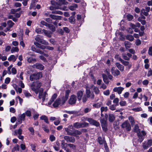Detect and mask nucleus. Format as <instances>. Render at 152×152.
I'll return each instance as SVG.
<instances>
[{
  "mask_svg": "<svg viewBox=\"0 0 152 152\" xmlns=\"http://www.w3.org/2000/svg\"><path fill=\"white\" fill-rule=\"evenodd\" d=\"M64 129L67 134L70 135L77 137V135L81 134L82 133L80 131L75 130L72 125H69L67 127L65 128Z\"/></svg>",
  "mask_w": 152,
  "mask_h": 152,
  "instance_id": "f257e3e1",
  "label": "nucleus"
},
{
  "mask_svg": "<svg viewBox=\"0 0 152 152\" xmlns=\"http://www.w3.org/2000/svg\"><path fill=\"white\" fill-rule=\"evenodd\" d=\"M42 85L41 83L37 81L32 82L30 86V87L31 90L34 92L36 94H37L39 91V89Z\"/></svg>",
  "mask_w": 152,
  "mask_h": 152,
  "instance_id": "f03ea898",
  "label": "nucleus"
},
{
  "mask_svg": "<svg viewBox=\"0 0 152 152\" xmlns=\"http://www.w3.org/2000/svg\"><path fill=\"white\" fill-rule=\"evenodd\" d=\"M35 31L38 34H42L43 33H44L45 35L49 37H51V33L45 29H42L39 28H36Z\"/></svg>",
  "mask_w": 152,
  "mask_h": 152,
  "instance_id": "7ed1b4c3",
  "label": "nucleus"
},
{
  "mask_svg": "<svg viewBox=\"0 0 152 152\" xmlns=\"http://www.w3.org/2000/svg\"><path fill=\"white\" fill-rule=\"evenodd\" d=\"M42 76V73L40 72L35 73L30 76V80L31 81H34L41 78Z\"/></svg>",
  "mask_w": 152,
  "mask_h": 152,
  "instance_id": "20e7f679",
  "label": "nucleus"
},
{
  "mask_svg": "<svg viewBox=\"0 0 152 152\" xmlns=\"http://www.w3.org/2000/svg\"><path fill=\"white\" fill-rule=\"evenodd\" d=\"M39 93L38 98L39 99H42L43 102H44L45 100L46 96L47 95L46 92H43V89L42 88H41L38 93Z\"/></svg>",
  "mask_w": 152,
  "mask_h": 152,
  "instance_id": "39448f33",
  "label": "nucleus"
},
{
  "mask_svg": "<svg viewBox=\"0 0 152 152\" xmlns=\"http://www.w3.org/2000/svg\"><path fill=\"white\" fill-rule=\"evenodd\" d=\"M89 124L86 122L83 123H80L79 122H76L73 124V127H74L77 129H79L81 127H85L88 126Z\"/></svg>",
  "mask_w": 152,
  "mask_h": 152,
  "instance_id": "423d86ee",
  "label": "nucleus"
},
{
  "mask_svg": "<svg viewBox=\"0 0 152 152\" xmlns=\"http://www.w3.org/2000/svg\"><path fill=\"white\" fill-rule=\"evenodd\" d=\"M121 127L128 131H129L131 129V125L128 121H126L122 123Z\"/></svg>",
  "mask_w": 152,
  "mask_h": 152,
  "instance_id": "0eeeda50",
  "label": "nucleus"
},
{
  "mask_svg": "<svg viewBox=\"0 0 152 152\" xmlns=\"http://www.w3.org/2000/svg\"><path fill=\"white\" fill-rule=\"evenodd\" d=\"M35 40L42 44L45 45H49V43L48 42L46 41L45 40L42 39L39 37V35H37L35 38Z\"/></svg>",
  "mask_w": 152,
  "mask_h": 152,
  "instance_id": "6e6552de",
  "label": "nucleus"
},
{
  "mask_svg": "<svg viewBox=\"0 0 152 152\" xmlns=\"http://www.w3.org/2000/svg\"><path fill=\"white\" fill-rule=\"evenodd\" d=\"M152 144V140H149L147 142H144L142 143V147L145 149H147L149 147L151 146Z\"/></svg>",
  "mask_w": 152,
  "mask_h": 152,
  "instance_id": "1a4fd4ad",
  "label": "nucleus"
},
{
  "mask_svg": "<svg viewBox=\"0 0 152 152\" xmlns=\"http://www.w3.org/2000/svg\"><path fill=\"white\" fill-rule=\"evenodd\" d=\"M64 139L67 142L74 143L75 141V138L72 137L65 136L64 137Z\"/></svg>",
  "mask_w": 152,
  "mask_h": 152,
  "instance_id": "9d476101",
  "label": "nucleus"
},
{
  "mask_svg": "<svg viewBox=\"0 0 152 152\" xmlns=\"http://www.w3.org/2000/svg\"><path fill=\"white\" fill-rule=\"evenodd\" d=\"M87 121L89 122L90 124L94 125L96 127H98L100 126V124L99 122L91 118H89L88 119Z\"/></svg>",
  "mask_w": 152,
  "mask_h": 152,
  "instance_id": "9b49d317",
  "label": "nucleus"
},
{
  "mask_svg": "<svg viewBox=\"0 0 152 152\" xmlns=\"http://www.w3.org/2000/svg\"><path fill=\"white\" fill-rule=\"evenodd\" d=\"M25 113L22 114L18 115L17 118L18 121V124H21L23 121H24L25 119Z\"/></svg>",
  "mask_w": 152,
  "mask_h": 152,
  "instance_id": "f8f14e48",
  "label": "nucleus"
},
{
  "mask_svg": "<svg viewBox=\"0 0 152 152\" xmlns=\"http://www.w3.org/2000/svg\"><path fill=\"white\" fill-rule=\"evenodd\" d=\"M76 97L75 96L72 95L71 96L68 101L69 104H72L75 103L76 101Z\"/></svg>",
  "mask_w": 152,
  "mask_h": 152,
  "instance_id": "ddd939ff",
  "label": "nucleus"
},
{
  "mask_svg": "<svg viewBox=\"0 0 152 152\" xmlns=\"http://www.w3.org/2000/svg\"><path fill=\"white\" fill-rule=\"evenodd\" d=\"M50 9L52 11L56 9H60L63 10H66V7L64 6L63 7H56L55 6H51L50 7Z\"/></svg>",
  "mask_w": 152,
  "mask_h": 152,
  "instance_id": "4468645a",
  "label": "nucleus"
},
{
  "mask_svg": "<svg viewBox=\"0 0 152 152\" xmlns=\"http://www.w3.org/2000/svg\"><path fill=\"white\" fill-rule=\"evenodd\" d=\"M124 88L121 87H116L113 89V91L114 92H117L119 94H121L124 90Z\"/></svg>",
  "mask_w": 152,
  "mask_h": 152,
  "instance_id": "2eb2a0df",
  "label": "nucleus"
},
{
  "mask_svg": "<svg viewBox=\"0 0 152 152\" xmlns=\"http://www.w3.org/2000/svg\"><path fill=\"white\" fill-rule=\"evenodd\" d=\"M100 122L103 130L105 132L107 130V121L104 120H102Z\"/></svg>",
  "mask_w": 152,
  "mask_h": 152,
  "instance_id": "dca6fc26",
  "label": "nucleus"
},
{
  "mask_svg": "<svg viewBox=\"0 0 152 152\" xmlns=\"http://www.w3.org/2000/svg\"><path fill=\"white\" fill-rule=\"evenodd\" d=\"M121 63L125 66H128L127 67V69H130L132 66V65L131 64H130L129 62L128 61H125L124 60H121Z\"/></svg>",
  "mask_w": 152,
  "mask_h": 152,
  "instance_id": "f3484780",
  "label": "nucleus"
},
{
  "mask_svg": "<svg viewBox=\"0 0 152 152\" xmlns=\"http://www.w3.org/2000/svg\"><path fill=\"white\" fill-rule=\"evenodd\" d=\"M86 94L87 97L88 98L90 97L91 99H93L94 98V95L93 93H91V91L89 89H87L86 90Z\"/></svg>",
  "mask_w": 152,
  "mask_h": 152,
  "instance_id": "a211bd4d",
  "label": "nucleus"
},
{
  "mask_svg": "<svg viewBox=\"0 0 152 152\" xmlns=\"http://www.w3.org/2000/svg\"><path fill=\"white\" fill-rule=\"evenodd\" d=\"M32 67L40 70H42L44 68V66L41 64L37 63L33 65Z\"/></svg>",
  "mask_w": 152,
  "mask_h": 152,
  "instance_id": "6ab92c4d",
  "label": "nucleus"
},
{
  "mask_svg": "<svg viewBox=\"0 0 152 152\" xmlns=\"http://www.w3.org/2000/svg\"><path fill=\"white\" fill-rule=\"evenodd\" d=\"M7 24L9 26V27L7 28H6V30H4L6 32L10 30V28L12 27L14 24V23L11 20H8L7 21Z\"/></svg>",
  "mask_w": 152,
  "mask_h": 152,
  "instance_id": "aec40b11",
  "label": "nucleus"
},
{
  "mask_svg": "<svg viewBox=\"0 0 152 152\" xmlns=\"http://www.w3.org/2000/svg\"><path fill=\"white\" fill-rule=\"evenodd\" d=\"M133 130L134 132L137 133L138 136H140V130L139 129V126L137 124H136L134 125Z\"/></svg>",
  "mask_w": 152,
  "mask_h": 152,
  "instance_id": "412c9836",
  "label": "nucleus"
},
{
  "mask_svg": "<svg viewBox=\"0 0 152 152\" xmlns=\"http://www.w3.org/2000/svg\"><path fill=\"white\" fill-rule=\"evenodd\" d=\"M59 104H61V99L60 98H58L54 102V103L53 104V106L54 107H57L58 106Z\"/></svg>",
  "mask_w": 152,
  "mask_h": 152,
  "instance_id": "4be33fe9",
  "label": "nucleus"
},
{
  "mask_svg": "<svg viewBox=\"0 0 152 152\" xmlns=\"http://www.w3.org/2000/svg\"><path fill=\"white\" fill-rule=\"evenodd\" d=\"M115 65L118 69L121 71L123 72L124 70V66L120 63L117 62L115 63Z\"/></svg>",
  "mask_w": 152,
  "mask_h": 152,
  "instance_id": "5701e85b",
  "label": "nucleus"
},
{
  "mask_svg": "<svg viewBox=\"0 0 152 152\" xmlns=\"http://www.w3.org/2000/svg\"><path fill=\"white\" fill-rule=\"evenodd\" d=\"M108 119L110 122H113L115 119V116L113 114L109 113L108 114Z\"/></svg>",
  "mask_w": 152,
  "mask_h": 152,
  "instance_id": "b1692460",
  "label": "nucleus"
},
{
  "mask_svg": "<svg viewBox=\"0 0 152 152\" xmlns=\"http://www.w3.org/2000/svg\"><path fill=\"white\" fill-rule=\"evenodd\" d=\"M57 95L56 94H54L52 96L50 101L48 102L49 105H50L57 98Z\"/></svg>",
  "mask_w": 152,
  "mask_h": 152,
  "instance_id": "393cba45",
  "label": "nucleus"
},
{
  "mask_svg": "<svg viewBox=\"0 0 152 152\" xmlns=\"http://www.w3.org/2000/svg\"><path fill=\"white\" fill-rule=\"evenodd\" d=\"M57 95L56 94H54L52 96L50 101L48 102L49 105H50L57 98Z\"/></svg>",
  "mask_w": 152,
  "mask_h": 152,
  "instance_id": "a878e982",
  "label": "nucleus"
},
{
  "mask_svg": "<svg viewBox=\"0 0 152 152\" xmlns=\"http://www.w3.org/2000/svg\"><path fill=\"white\" fill-rule=\"evenodd\" d=\"M49 16L53 20H61V16L56 15H54L50 14Z\"/></svg>",
  "mask_w": 152,
  "mask_h": 152,
  "instance_id": "bb28decb",
  "label": "nucleus"
},
{
  "mask_svg": "<svg viewBox=\"0 0 152 152\" xmlns=\"http://www.w3.org/2000/svg\"><path fill=\"white\" fill-rule=\"evenodd\" d=\"M97 142L99 144L102 145L104 144L106 142V141L104 139H103L101 137H99L97 138Z\"/></svg>",
  "mask_w": 152,
  "mask_h": 152,
  "instance_id": "cd10ccee",
  "label": "nucleus"
},
{
  "mask_svg": "<svg viewBox=\"0 0 152 152\" xmlns=\"http://www.w3.org/2000/svg\"><path fill=\"white\" fill-rule=\"evenodd\" d=\"M27 61L29 63H34L36 61V59L32 57H29L27 58Z\"/></svg>",
  "mask_w": 152,
  "mask_h": 152,
  "instance_id": "c85d7f7f",
  "label": "nucleus"
},
{
  "mask_svg": "<svg viewBox=\"0 0 152 152\" xmlns=\"http://www.w3.org/2000/svg\"><path fill=\"white\" fill-rule=\"evenodd\" d=\"M83 95V92L82 91H79L77 92V96L78 100L80 101Z\"/></svg>",
  "mask_w": 152,
  "mask_h": 152,
  "instance_id": "c756f323",
  "label": "nucleus"
},
{
  "mask_svg": "<svg viewBox=\"0 0 152 152\" xmlns=\"http://www.w3.org/2000/svg\"><path fill=\"white\" fill-rule=\"evenodd\" d=\"M58 1L60 6L62 5H66L68 4V2L66 0H58Z\"/></svg>",
  "mask_w": 152,
  "mask_h": 152,
  "instance_id": "7c9ffc66",
  "label": "nucleus"
},
{
  "mask_svg": "<svg viewBox=\"0 0 152 152\" xmlns=\"http://www.w3.org/2000/svg\"><path fill=\"white\" fill-rule=\"evenodd\" d=\"M17 59V57L14 55H12L8 58V60L9 61H12L13 62H15Z\"/></svg>",
  "mask_w": 152,
  "mask_h": 152,
  "instance_id": "2f4dec72",
  "label": "nucleus"
},
{
  "mask_svg": "<svg viewBox=\"0 0 152 152\" xmlns=\"http://www.w3.org/2000/svg\"><path fill=\"white\" fill-rule=\"evenodd\" d=\"M91 87L93 89V90L94 91L95 94H98L99 93V90L97 87L94 86H92Z\"/></svg>",
  "mask_w": 152,
  "mask_h": 152,
  "instance_id": "473e14b6",
  "label": "nucleus"
},
{
  "mask_svg": "<svg viewBox=\"0 0 152 152\" xmlns=\"http://www.w3.org/2000/svg\"><path fill=\"white\" fill-rule=\"evenodd\" d=\"M42 129L46 132L48 133L49 132V130L48 126L45 124H43L42 125Z\"/></svg>",
  "mask_w": 152,
  "mask_h": 152,
  "instance_id": "72a5a7b5",
  "label": "nucleus"
},
{
  "mask_svg": "<svg viewBox=\"0 0 152 152\" xmlns=\"http://www.w3.org/2000/svg\"><path fill=\"white\" fill-rule=\"evenodd\" d=\"M41 120H43L47 124H49V122L48 121V119L47 117L45 115H42L40 117Z\"/></svg>",
  "mask_w": 152,
  "mask_h": 152,
  "instance_id": "f704fd0d",
  "label": "nucleus"
},
{
  "mask_svg": "<svg viewBox=\"0 0 152 152\" xmlns=\"http://www.w3.org/2000/svg\"><path fill=\"white\" fill-rule=\"evenodd\" d=\"M124 45L125 46L126 48L128 49L130 48L131 44L128 41H126L124 42Z\"/></svg>",
  "mask_w": 152,
  "mask_h": 152,
  "instance_id": "c9c22d12",
  "label": "nucleus"
},
{
  "mask_svg": "<svg viewBox=\"0 0 152 152\" xmlns=\"http://www.w3.org/2000/svg\"><path fill=\"white\" fill-rule=\"evenodd\" d=\"M126 37L127 39L131 41H133L134 39L133 36L130 34L127 35Z\"/></svg>",
  "mask_w": 152,
  "mask_h": 152,
  "instance_id": "e433bc0d",
  "label": "nucleus"
},
{
  "mask_svg": "<svg viewBox=\"0 0 152 152\" xmlns=\"http://www.w3.org/2000/svg\"><path fill=\"white\" fill-rule=\"evenodd\" d=\"M37 1V0H32L29 7V8L31 9L33 7H34L35 5V4L36 3Z\"/></svg>",
  "mask_w": 152,
  "mask_h": 152,
  "instance_id": "4c0bfd02",
  "label": "nucleus"
},
{
  "mask_svg": "<svg viewBox=\"0 0 152 152\" xmlns=\"http://www.w3.org/2000/svg\"><path fill=\"white\" fill-rule=\"evenodd\" d=\"M47 27H48L49 29L53 32H54L55 31V28L54 26L52 25L49 24L48 25Z\"/></svg>",
  "mask_w": 152,
  "mask_h": 152,
  "instance_id": "58836bf2",
  "label": "nucleus"
},
{
  "mask_svg": "<svg viewBox=\"0 0 152 152\" xmlns=\"http://www.w3.org/2000/svg\"><path fill=\"white\" fill-rule=\"evenodd\" d=\"M51 13L52 14H58L59 15H62L63 14V12L61 11L56 10H53V11H52Z\"/></svg>",
  "mask_w": 152,
  "mask_h": 152,
  "instance_id": "ea45409f",
  "label": "nucleus"
},
{
  "mask_svg": "<svg viewBox=\"0 0 152 152\" xmlns=\"http://www.w3.org/2000/svg\"><path fill=\"white\" fill-rule=\"evenodd\" d=\"M19 145H16L12 150V152H15V151H18L19 150Z\"/></svg>",
  "mask_w": 152,
  "mask_h": 152,
  "instance_id": "a19ab883",
  "label": "nucleus"
},
{
  "mask_svg": "<svg viewBox=\"0 0 152 152\" xmlns=\"http://www.w3.org/2000/svg\"><path fill=\"white\" fill-rule=\"evenodd\" d=\"M68 99L67 98V97H63L61 99V105H63L64 104L65 102Z\"/></svg>",
  "mask_w": 152,
  "mask_h": 152,
  "instance_id": "79ce46f5",
  "label": "nucleus"
},
{
  "mask_svg": "<svg viewBox=\"0 0 152 152\" xmlns=\"http://www.w3.org/2000/svg\"><path fill=\"white\" fill-rule=\"evenodd\" d=\"M23 93L25 96L26 97H28L31 96V94L27 91L24 90Z\"/></svg>",
  "mask_w": 152,
  "mask_h": 152,
  "instance_id": "37998d69",
  "label": "nucleus"
},
{
  "mask_svg": "<svg viewBox=\"0 0 152 152\" xmlns=\"http://www.w3.org/2000/svg\"><path fill=\"white\" fill-rule=\"evenodd\" d=\"M122 57L125 60L127 61H129L130 58L126 56L125 53H124L122 54Z\"/></svg>",
  "mask_w": 152,
  "mask_h": 152,
  "instance_id": "c03bdc74",
  "label": "nucleus"
},
{
  "mask_svg": "<svg viewBox=\"0 0 152 152\" xmlns=\"http://www.w3.org/2000/svg\"><path fill=\"white\" fill-rule=\"evenodd\" d=\"M130 122L132 125L134 124V118L132 116H129L128 118Z\"/></svg>",
  "mask_w": 152,
  "mask_h": 152,
  "instance_id": "a18cd8bd",
  "label": "nucleus"
},
{
  "mask_svg": "<svg viewBox=\"0 0 152 152\" xmlns=\"http://www.w3.org/2000/svg\"><path fill=\"white\" fill-rule=\"evenodd\" d=\"M19 49L17 47H13L12 48L11 52V53H13L14 52H18L19 51Z\"/></svg>",
  "mask_w": 152,
  "mask_h": 152,
  "instance_id": "49530a36",
  "label": "nucleus"
},
{
  "mask_svg": "<svg viewBox=\"0 0 152 152\" xmlns=\"http://www.w3.org/2000/svg\"><path fill=\"white\" fill-rule=\"evenodd\" d=\"M75 17L74 16H71L69 18V22L72 23H74V22L75 21Z\"/></svg>",
  "mask_w": 152,
  "mask_h": 152,
  "instance_id": "de8ad7c7",
  "label": "nucleus"
},
{
  "mask_svg": "<svg viewBox=\"0 0 152 152\" xmlns=\"http://www.w3.org/2000/svg\"><path fill=\"white\" fill-rule=\"evenodd\" d=\"M102 104L101 102L97 103L96 104H94L93 106L94 107H95L96 108H99L101 106Z\"/></svg>",
  "mask_w": 152,
  "mask_h": 152,
  "instance_id": "09e8293b",
  "label": "nucleus"
},
{
  "mask_svg": "<svg viewBox=\"0 0 152 152\" xmlns=\"http://www.w3.org/2000/svg\"><path fill=\"white\" fill-rule=\"evenodd\" d=\"M141 13L143 14L145 16H147L148 14V13L144 9L141 10Z\"/></svg>",
  "mask_w": 152,
  "mask_h": 152,
  "instance_id": "8fccbe9b",
  "label": "nucleus"
},
{
  "mask_svg": "<svg viewBox=\"0 0 152 152\" xmlns=\"http://www.w3.org/2000/svg\"><path fill=\"white\" fill-rule=\"evenodd\" d=\"M105 76H106V75L103 74L102 75V77L103 78V80L104 82L106 83H108L109 82V81L107 78H105Z\"/></svg>",
  "mask_w": 152,
  "mask_h": 152,
  "instance_id": "3c124183",
  "label": "nucleus"
},
{
  "mask_svg": "<svg viewBox=\"0 0 152 152\" xmlns=\"http://www.w3.org/2000/svg\"><path fill=\"white\" fill-rule=\"evenodd\" d=\"M28 130L31 132V134L32 135H33L34 134V130L33 127H30L28 128Z\"/></svg>",
  "mask_w": 152,
  "mask_h": 152,
  "instance_id": "603ef678",
  "label": "nucleus"
},
{
  "mask_svg": "<svg viewBox=\"0 0 152 152\" xmlns=\"http://www.w3.org/2000/svg\"><path fill=\"white\" fill-rule=\"evenodd\" d=\"M15 89L16 92H19V93L20 94L22 92V89L20 88H19L17 86L15 88Z\"/></svg>",
  "mask_w": 152,
  "mask_h": 152,
  "instance_id": "864d4df0",
  "label": "nucleus"
},
{
  "mask_svg": "<svg viewBox=\"0 0 152 152\" xmlns=\"http://www.w3.org/2000/svg\"><path fill=\"white\" fill-rule=\"evenodd\" d=\"M68 146H69L70 148H72L73 150H75L76 148V146L72 144H67Z\"/></svg>",
  "mask_w": 152,
  "mask_h": 152,
  "instance_id": "5fc2aeb1",
  "label": "nucleus"
},
{
  "mask_svg": "<svg viewBox=\"0 0 152 152\" xmlns=\"http://www.w3.org/2000/svg\"><path fill=\"white\" fill-rule=\"evenodd\" d=\"M108 110L107 107H102L101 108V113L103 111H107Z\"/></svg>",
  "mask_w": 152,
  "mask_h": 152,
  "instance_id": "6e6d98bb",
  "label": "nucleus"
},
{
  "mask_svg": "<svg viewBox=\"0 0 152 152\" xmlns=\"http://www.w3.org/2000/svg\"><path fill=\"white\" fill-rule=\"evenodd\" d=\"M132 110L135 112H138L141 110L142 109L141 107H137L132 109Z\"/></svg>",
  "mask_w": 152,
  "mask_h": 152,
  "instance_id": "4d7b16f0",
  "label": "nucleus"
},
{
  "mask_svg": "<svg viewBox=\"0 0 152 152\" xmlns=\"http://www.w3.org/2000/svg\"><path fill=\"white\" fill-rule=\"evenodd\" d=\"M117 105L115 104H113L110 106V109L112 110H115L116 109V106Z\"/></svg>",
  "mask_w": 152,
  "mask_h": 152,
  "instance_id": "13d9d810",
  "label": "nucleus"
},
{
  "mask_svg": "<svg viewBox=\"0 0 152 152\" xmlns=\"http://www.w3.org/2000/svg\"><path fill=\"white\" fill-rule=\"evenodd\" d=\"M133 18V16L132 15L129 14L127 15V18L129 21L132 20Z\"/></svg>",
  "mask_w": 152,
  "mask_h": 152,
  "instance_id": "bf43d9fd",
  "label": "nucleus"
},
{
  "mask_svg": "<svg viewBox=\"0 0 152 152\" xmlns=\"http://www.w3.org/2000/svg\"><path fill=\"white\" fill-rule=\"evenodd\" d=\"M119 100V99L117 98H116L115 99H114V100H113V102L114 103L116 104H115L116 105H118L119 104H118Z\"/></svg>",
  "mask_w": 152,
  "mask_h": 152,
  "instance_id": "052dcab7",
  "label": "nucleus"
},
{
  "mask_svg": "<svg viewBox=\"0 0 152 152\" xmlns=\"http://www.w3.org/2000/svg\"><path fill=\"white\" fill-rule=\"evenodd\" d=\"M25 113V115L28 117H30L31 115V113L29 110H27L26 111Z\"/></svg>",
  "mask_w": 152,
  "mask_h": 152,
  "instance_id": "680f3d73",
  "label": "nucleus"
},
{
  "mask_svg": "<svg viewBox=\"0 0 152 152\" xmlns=\"http://www.w3.org/2000/svg\"><path fill=\"white\" fill-rule=\"evenodd\" d=\"M120 74V71L118 69H116V70L114 71V74L113 75L115 76H118Z\"/></svg>",
  "mask_w": 152,
  "mask_h": 152,
  "instance_id": "e2e57ef3",
  "label": "nucleus"
},
{
  "mask_svg": "<svg viewBox=\"0 0 152 152\" xmlns=\"http://www.w3.org/2000/svg\"><path fill=\"white\" fill-rule=\"evenodd\" d=\"M40 23L43 26H45L47 27L48 26V25L49 24L47 23L44 20H41Z\"/></svg>",
  "mask_w": 152,
  "mask_h": 152,
  "instance_id": "0e129e2a",
  "label": "nucleus"
},
{
  "mask_svg": "<svg viewBox=\"0 0 152 152\" xmlns=\"http://www.w3.org/2000/svg\"><path fill=\"white\" fill-rule=\"evenodd\" d=\"M119 104L120 105L122 106H125L126 104V102L125 101H121Z\"/></svg>",
  "mask_w": 152,
  "mask_h": 152,
  "instance_id": "69168bd1",
  "label": "nucleus"
},
{
  "mask_svg": "<svg viewBox=\"0 0 152 152\" xmlns=\"http://www.w3.org/2000/svg\"><path fill=\"white\" fill-rule=\"evenodd\" d=\"M148 53L150 55L152 56V46L149 48Z\"/></svg>",
  "mask_w": 152,
  "mask_h": 152,
  "instance_id": "338daca9",
  "label": "nucleus"
},
{
  "mask_svg": "<svg viewBox=\"0 0 152 152\" xmlns=\"http://www.w3.org/2000/svg\"><path fill=\"white\" fill-rule=\"evenodd\" d=\"M55 137L53 135H51L50 136V140L53 142L55 140Z\"/></svg>",
  "mask_w": 152,
  "mask_h": 152,
  "instance_id": "774afa93",
  "label": "nucleus"
}]
</instances>
